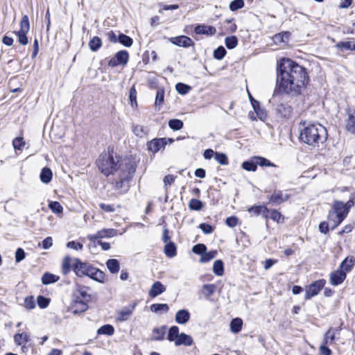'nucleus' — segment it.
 Returning a JSON list of instances; mask_svg holds the SVG:
<instances>
[{
  "label": "nucleus",
  "mask_w": 355,
  "mask_h": 355,
  "mask_svg": "<svg viewBox=\"0 0 355 355\" xmlns=\"http://www.w3.org/2000/svg\"><path fill=\"white\" fill-rule=\"evenodd\" d=\"M73 270L76 275L79 277L86 275L98 282H103L105 278V274L103 271L93 267L88 263L82 262L78 259L74 260Z\"/></svg>",
  "instance_id": "nucleus-4"
},
{
  "label": "nucleus",
  "mask_w": 355,
  "mask_h": 355,
  "mask_svg": "<svg viewBox=\"0 0 355 355\" xmlns=\"http://www.w3.org/2000/svg\"><path fill=\"white\" fill-rule=\"evenodd\" d=\"M242 326L243 320L239 318L233 319L230 322V329L234 334L240 332L242 329Z\"/></svg>",
  "instance_id": "nucleus-28"
},
{
  "label": "nucleus",
  "mask_w": 355,
  "mask_h": 355,
  "mask_svg": "<svg viewBox=\"0 0 355 355\" xmlns=\"http://www.w3.org/2000/svg\"><path fill=\"white\" fill-rule=\"evenodd\" d=\"M232 21L233 19H227L225 21V23L228 25L226 28V31L229 33H234L237 29V26Z\"/></svg>",
  "instance_id": "nucleus-60"
},
{
  "label": "nucleus",
  "mask_w": 355,
  "mask_h": 355,
  "mask_svg": "<svg viewBox=\"0 0 355 355\" xmlns=\"http://www.w3.org/2000/svg\"><path fill=\"white\" fill-rule=\"evenodd\" d=\"M40 180L42 182L47 184L51 182L53 173L49 168L44 167L42 168L40 173Z\"/></svg>",
  "instance_id": "nucleus-27"
},
{
  "label": "nucleus",
  "mask_w": 355,
  "mask_h": 355,
  "mask_svg": "<svg viewBox=\"0 0 355 355\" xmlns=\"http://www.w3.org/2000/svg\"><path fill=\"white\" fill-rule=\"evenodd\" d=\"M106 266L109 271L112 274L117 273L120 268L119 261L115 259H108L106 262Z\"/></svg>",
  "instance_id": "nucleus-25"
},
{
  "label": "nucleus",
  "mask_w": 355,
  "mask_h": 355,
  "mask_svg": "<svg viewBox=\"0 0 355 355\" xmlns=\"http://www.w3.org/2000/svg\"><path fill=\"white\" fill-rule=\"evenodd\" d=\"M244 6L243 0H234L230 3V9L232 11L237 10Z\"/></svg>",
  "instance_id": "nucleus-55"
},
{
  "label": "nucleus",
  "mask_w": 355,
  "mask_h": 355,
  "mask_svg": "<svg viewBox=\"0 0 355 355\" xmlns=\"http://www.w3.org/2000/svg\"><path fill=\"white\" fill-rule=\"evenodd\" d=\"M166 334V327H160L153 330V338L155 340H162Z\"/></svg>",
  "instance_id": "nucleus-33"
},
{
  "label": "nucleus",
  "mask_w": 355,
  "mask_h": 355,
  "mask_svg": "<svg viewBox=\"0 0 355 355\" xmlns=\"http://www.w3.org/2000/svg\"><path fill=\"white\" fill-rule=\"evenodd\" d=\"M164 254L169 258L174 257L177 254L176 245L173 242H168L164 246Z\"/></svg>",
  "instance_id": "nucleus-24"
},
{
  "label": "nucleus",
  "mask_w": 355,
  "mask_h": 355,
  "mask_svg": "<svg viewBox=\"0 0 355 355\" xmlns=\"http://www.w3.org/2000/svg\"><path fill=\"white\" fill-rule=\"evenodd\" d=\"M15 35L18 37V42L22 44V45H26L28 43V39L26 36V34L28 33L26 32H20V31H15Z\"/></svg>",
  "instance_id": "nucleus-52"
},
{
  "label": "nucleus",
  "mask_w": 355,
  "mask_h": 355,
  "mask_svg": "<svg viewBox=\"0 0 355 355\" xmlns=\"http://www.w3.org/2000/svg\"><path fill=\"white\" fill-rule=\"evenodd\" d=\"M180 335L179 327L177 326H173L168 330L167 339L171 342L175 343Z\"/></svg>",
  "instance_id": "nucleus-32"
},
{
  "label": "nucleus",
  "mask_w": 355,
  "mask_h": 355,
  "mask_svg": "<svg viewBox=\"0 0 355 355\" xmlns=\"http://www.w3.org/2000/svg\"><path fill=\"white\" fill-rule=\"evenodd\" d=\"M216 291L214 284H205L202 288V293L206 297H209Z\"/></svg>",
  "instance_id": "nucleus-40"
},
{
  "label": "nucleus",
  "mask_w": 355,
  "mask_h": 355,
  "mask_svg": "<svg viewBox=\"0 0 355 355\" xmlns=\"http://www.w3.org/2000/svg\"><path fill=\"white\" fill-rule=\"evenodd\" d=\"M30 23L27 15H24L20 21V29L18 31L28 33Z\"/></svg>",
  "instance_id": "nucleus-41"
},
{
  "label": "nucleus",
  "mask_w": 355,
  "mask_h": 355,
  "mask_svg": "<svg viewBox=\"0 0 355 355\" xmlns=\"http://www.w3.org/2000/svg\"><path fill=\"white\" fill-rule=\"evenodd\" d=\"M199 228L205 233V234H211L214 231V228L211 225L207 223H201L199 225Z\"/></svg>",
  "instance_id": "nucleus-62"
},
{
  "label": "nucleus",
  "mask_w": 355,
  "mask_h": 355,
  "mask_svg": "<svg viewBox=\"0 0 355 355\" xmlns=\"http://www.w3.org/2000/svg\"><path fill=\"white\" fill-rule=\"evenodd\" d=\"M116 234V230L114 229H103L101 230L98 231L94 234H89L87 236V239L90 241H95L97 239L106 238V237H112L115 236Z\"/></svg>",
  "instance_id": "nucleus-11"
},
{
  "label": "nucleus",
  "mask_w": 355,
  "mask_h": 355,
  "mask_svg": "<svg viewBox=\"0 0 355 355\" xmlns=\"http://www.w3.org/2000/svg\"><path fill=\"white\" fill-rule=\"evenodd\" d=\"M193 343L192 337L184 333H181L178 339L175 342L176 346L184 345L191 346Z\"/></svg>",
  "instance_id": "nucleus-19"
},
{
  "label": "nucleus",
  "mask_w": 355,
  "mask_h": 355,
  "mask_svg": "<svg viewBox=\"0 0 355 355\" xmlns=\"http://www.w3.org/2000/svg\"><path fill=\"white\" fill-rule=\"evenodd\" d=\"M118 40H119V42H120L121 44H123V46H125L126 47L131 46L133 43L132 39L123 33H120L119 35Z\"/></svg>",
  "instance_id": "nucleus-37"
},
{
  "label": "nucleus",
  "mask_w": 355,
  "mask_h": 355,
  "mask_svg": "<svg viewBox=\"0 0 355 355\" xmlns=\"http://www.w3.org/2000/svg\"><path fill=\"white\" fill-rule=\"evenodd\" d=\"M254 159L257 161V164L261 166H275L273 163L264 157H254Z\"/></svg>",
  "instance_id": "nucleus-49"
},
{
  "label": "nucleus",
  "mask_w": 355,
  "mask_h": 355,
  "mask_svg": "<svg viewBox=\"0 0 355 355\" xmlns=\"http://www.w3.org/2000/svg\"><path fill=\"white\" fill-rule=\"evenodd\" d=\"M87 302H84L82 300H76L74 298L71 305V312L74 314L80 313L83 312H85L88 309Z\"/></svg>",
  "instance_id": "nucleus-14"
},
{
  "label": "nucleus",
  "mask_w": 355,
  "mask_h": 355,
  "mask_svg": "<svg viewBox=\"0 0 355 355\" xmlns=\"http://www.w3.org/2000/svg\"><path fill=\"white\" fill-rule=\"evenodd\" d=\"M96 165L105 175L112 174L116 176L112 182L115 189L123 192L128 190L129 182L135 172V166L132 162L128 161L119 165V160H115L112 153L108 151L100 155Z\"/></svg>",
  "instance_id": "nucleus-2"
},
{
  "label": "nucleus",
  "mask_w": 355,
  "mask_h": 355,
  "mask_svg": "<svg viewBox=\"0 0 355 355\" xmlns=\"http://www.w3.org/2000/svg\"><path fill=\"white\" fill-rule=\"evenodd\" d=\"M168 126L173 130H179L183 127V122L180 119H171L168 121Z\"/></svg>",
  "instance_id": "nucleus-47"
},
{
  "label": "nucleus",
  "mask_w": 355,
  "mask_h": 355,
  "mask_svg": "<svg viewBox=\"0 0 355 355\" xmlns=\"http://www.w3.org/2000/svg\"><path fill=\"white\" fill-rule=\"evenodd\" d=\"M214 159L217 161L220 164L227 165L228 164V159L225 154L216 152L214 155Z\"/></svg>",
  "instance_id": "nucleus-50"
},
{
  "label": "nucleus",
  "mask_w": 355,
  "mask_h": 355,
  "mask_svg": "<svg viewBox=\"0 0 355 355\" xmlns=\"http://www.w3.org/2000/svg\"><path fill=\"white\" fill-rule=\"evenodd\" d=\"M102 46L101 39L97 36L93 37L89 42V47L92 51H98Z\"/></svg>",
  "instance_id": "nucleus-31"
},
{
  "label": "nucleus",
  "mask_w": 355,
  "mask_h": 355,
  "mask_svg": "<svg viewBox=\"0 0 355 355\" xmlns=\"http://www.w3.org/2000/svg\"><path fill=\"white\" fill-rule=\"evenodd\" d=\"M189 207L191 210L199 211L203 207V203L200 200L193 198L189 201Z\"/></svg>",
  "instance_id": "nucleus-44"
},
{
  "label": "nucleus",
  "mask_w": 355,
  "mask_h": 355,
  "mask_svg": "<svg viewBox=\"0 0 355 355\" xmlns=\"http://www.w3.org/2000/svg\"><path fill=\"white\" fill-rule=\"evenodd\" d=\"M166 286L162 282L157 281L154 282L148 291V295L151 298H155L166 291Z\"/></svg>",
  "instance_id": "nucleus-15"
},
{
  "label": "nucleus",
  "mask_w": 355,
  "mask_h": 355,
  "mask_svg": "<svg viewBox=\"0 0 355 355\" xmlns=\"http://www.w3.org/2000/svg\"><path fill=\"white\" fill-rule=\"evenodd\" d=\"M190 319V313L186 309L179 310L175 314V322L180 324H186Z\"/></svg>",
  "instance_id": "nucleus-17"
},
{
  "label": "nucleus",
  "mask_w": 355,
  "mask_h": 355,
  "mask_svg": "<svg viewBox=\"0 0 355 355\" xmlns=\"http://www.w3.org/2000/svg\"><path fill=\"white\" fill-rule=\"evenodd\" d=\"M216 254H217V251H216V250L209 251V252H207V250H206L205 252L201 257L200 261L202 263L208 262L210 260H211L212 259H214Z\"/></svg>",
  "instance_id": "nucleus-48"
},
{
  "label": "nucleus",
  "mask_w": 355,
  "mask_h": 355,
  "mask_svg": "<svg viewBox=\"0 0 355 355\" xmlns=\"http://www.w3.org/2000/svg\"><path fill=\"white\" fill-rule=\"evenodd\" d=\"M24 306L28 310L33 309L35 307V302L33 296H28L24 299Z\"/></svg>",
  "instance_id": "nucleus-58"
},
{
  "label": "nucleus",
  "mask_w": 355,
  "mask_h": 355,
  "mask_svg": "<svg viewBox=\"0 0 355 355\" xmlns=\"http://www.w3.org/2000/svg\"><path fill=\"white\" fill-rule=\"evenodd\" d=\"M206 250H207V247L205 244H202V243H199V244L195 245L192 248V251L195 254H200L201 257L205 252Z\"/></svg>",
  "instance_id": "nucleus-57"
},
{
  "label": "nucleus",
  "mask_w": 355,
  "mask_h": 355,
  "mask_svg": "<svg viewBox=\"0 0 355 355\" xmlns=\"http://www.w3.org/2000/svg\"><path fill=\"white\" fill-rule=\"evenodd\" d=\"M347 119L346 120L345 129L350 133H355V113L347 112Z\"/></svg>",
  "instance_id": "nucleus-21"
},
{
  "label": "nucleus",
  "mask_w": 355,
  "mask_h": 355,
  "mask_svg": "<svg viewBox=\"0 0 355 355\" xmlns=\"http://www.w3.org/2000/svg\"><path fill=\"white\" fill-rule=\"evenodd\" d=\"M338 332V329L331 328L325 334L324 338V343L325 345L333 344L336 337V333Z\"/></svg>",
  "instance_id": "nucleus-26"
},
{
  "label": "nucleus",
  "mask_w": 355,
  "mask_h": 355,
  "mask_svg": "<svg viewBox=\"0 0 355 355\" xmlns=\"http://www.w3.org/2000/svg\"><path fill=\"white\" fill-rule=\"evenodd\" d=\"M150 308V311L155 313L160 311L166 313L169 310V306L167 304H153Z\"/></svg>",
  "instance_id": "nucleus-39"
},
{
  "label": "nucleus",
  "mask_w": 355,
  "mask_h": 355,
  "mask_svg": "<svg viewBox=\"0 0 355 355\" xmlns=\"http://www.w3.org/2000/svg\"><path fill=\"white\" fill-rule=\"evenodd\" d=\"M355 264V258L352 256L347 257L340 263V269L347 272L350 271Z\"/></svg>",
  "instance_id": "nucleus-22"
},
{
  "label": "nucleus",
  "mask_w": 355,
  "mask_h": 355,
  "mask_svg": "<svg viewBox=\"0 0 355 355\" xmlns=\"http://www.w3.org/2000/svg\"><path fill=\"white\" fill-rule=\"evenodd\" d=\"M37 302L41 309H45L49 306L50 300L42 295H39L37 299Z\"/></svg>",
  "instance_id": "nucleus-56"
},
{
  "label": "nucleus",
  "mask_w": 355,
  "mask_h": 355,
  "mask_svg": "<svg viewBox=\"0 0 355 355\" xmlns=\"http://www.w3.org/2000/svg\"><path fill=\"white\" fill-rule=\"evenodd\" d=\"M238 44V39L236 36H230L225 38V45L227 49H232Z\"/></svg>",
  "instance_id": "nucleus-46"
},
{
  "label": "nucleus",
  "mask_w": 355,
  "mask_h": 355,
  "mask_svg": "<svg viewBox=\"0 0 355 355\" xmlns=\"http://www.w3.org/2000/svg\"><path fill=\"white\" fill-rule=\"evenodd\" d=\"M175 180V177L173 175H167L164 178V187H167L168 185L172 184Z\"/></svg>",
  "instance_id": "nucleus-64"
},
{
  "label": "nucleus",
  "mask_w": 355,
  "mask_h": 355,
  "mask_svg": "<svg viewBox=\"0 0 355 355\" xmlns=\"http://www.w3.org/2000/svg\"><path fill=\"white\" fill-rule=\"evenodd\" d=\"M346 279V273L341 269L332 272L330 275V283L334 286L342 284Z\"/></svg>",
  "instance_id": "nucleus-13"
},
{
  "label": "nucleus",
  "mask_w": 355,
  "mask_h": 355,
  "mask_svg": "<svg viewBox=\"0 0 355 355\" xmlns=\"http://www.w3.org/2000/svg\"><path fill=\"white\" fill-rule=\"evenodd\" d=\"M132 132L134 134L139 137H142L148 132L147 128L144 125H135L132 126Z\"/></svg>",
  "instance_id": "nucleus-38"
},
{
  "label": "nucleus",
  "mask_w": 355,
  "mask_h": 355,
  "mask_svg": "<svg viewBox=\"0 0 355 355\" xmlns=\"http://www.w3.org/2000/svg\"><path fill=\"white\" fill-rule=\"evenodd\" d=\"M249 213H253L258 216L262 214L263 216L266 218L268 217L270 210L264 205L252 206L248 209Z\"/></svg>",
  "instance_id": "nucleus-20"
},
{
  "label": "nucleus",
  "mask_w": 355,
  "mask_h": 355,
  "mask_svg": "<svg viewBox=\"0 0 355 355\" xmlns=\"http://www.w3.org/2000/svg\"><path fill=\"white\" fill-rule=\"evenodd\" d=\"M277 112L282 117L289 119L292 116L293 108L287 103H280L277 105Z\"/></svg>",
  "instance_id": "nucleus-16"
},
{
  "label": "nucleus",
  "mask_w": 355,
  "mask_h": 355,
  "mask_svg": "<svg viewBox=\"0 0 355 355\" xmlns=\"http://www.w3.org/2000/svg\"><path fill=\"white\" fill-rule=\"evenodd\" d=\"M325 284L326 281L323 279L315 281L311 284L306 288V293L304 295L305 300H310L312 297L318 295L324 288Z\"/></svg>",
  "instance_id": "nucleus-7"
},
{
  "label": "nucleus",
  "mask_w": 355,
  "mask_h": 355,
  "mask_svg": "<svg viewBox=\"0 0 355 355\" xmlns=\"http://www.w3.org/2000/svg\"><path fill=\"white\" fill-rule=\"evenodd\" d=\"M303 128L300 134V140L313 147L319 146L327 139V130L320 123H301Z\"/></svg>",
  "instance_id": "nucleus-3"
},
{
  "label": "nucleus",
  "mask_w": 355,
  "mask_h": 355,
  "mask_svg": "<svg viewBox=\"0 0 355 355\" xmlns=\"http://www.w3.org/2000/svg\"><path fill=\"white\" fill-rule=\"evenodd\" d=\"M225 54H226V50L222 46L218 47L214 51V58H216L217 60L223 59L224 58V56L225 55Z\"/></svg>",
  "instance_id": "nucleus-54"
},
{
  "label": "nucleus",
  "mask_w": 355,
  "mask_h": 355,
  "mask_svg": "<svg viewBox=\"0 0 355 355\" xmlns=\"http://www.w3.org/2000/svg\"><path fill=\"white\" fill-rule=\"evenodd\" d=\"M194 31L196 34H205L207 35H213L216 33V30L214 26L207 25H198Z\"/></svg>",
  "instance_id": "nucleus-18"
},
{
  "label": "nucleus",
  "mask_w": 355,
  "mask_h": 355,
  "mask_svg": "<svg viewBox=\"0 0 355 355\" xmlns=\"http://www.w3.org/2000/svg\"><path fill=\"white\" fill-rule=\"evenodd\" d=\"M29 335L27 333H21V334H16L14 336V341L15 344L18 346H20L23 344V343L29 342Z\"/></svg>",
  "instance_id": "nucleus-30"
},
{
  "label": "nucleus",
  "mask_w": 355,
  "mask_h": 355,
  "mask_svg": "<svg viewBox=\"0 0 355 355\" xmlns=\"http://www.w3.org/2000/svg\"><path fill=\"white\" fill-rule=\"evenodd\" d=\"M12 146L15 150H21L25 146V141L22 137H16L12 141Z\"/></svg>",
  "instance_id": "nucleus-59"
},
{
  "label": "nucleus",
  "mask_w": 355,
  "mask_h": 355,
  "mask_svg": "<svg viewBox=\"0 0 355 355\" xmlns=\"http://www.w3.org/2000/svg\"><path fill=\"white\" fill-rule=\"evenodd\" d=\"M176 90L180 94H186L191 89V87L182 83H179L175 86Z\"/></svg>",
  "instance_id": "nucleus-53"
},
{
  "label": "nucleus",
  "mask_w": 355,
  "mask_h": 355,
  "mask_svg": "<svg viewBox=\"0 0 355 355\" xmlns=\"http://www.w3.org/2000/svg\"><path fill=\"white\" fill-rule=\"evenodd\" d=\"M114 333V329L111 324H105L97 330L98 334L112 336Z\"/></svg>",
  "instance_id": "nucleus-35"
},
{
  "label": "nucleus",
  "mask_w": 355,
  "mask_h": 355,
  "mask_svg": "<svg viewBox=\"0 0 355 355\" xmlns=\"http://www.w3.org/2000/svg\"><path fill=\"white\" fill-rule=\"evenodd\" d=\"M25 257H26V254H25L24 250L22 248H19L15 252L16 262L18 263V262L21 261L23 259H25Z\"/></svg>",
  "instance_id": "nucleus-61"
},
{
  "label": "nucleus",
  "mask_w": 355,
  "mask_h": 355,
  "mask_svg": "<svg viewBox=\"0 0 355 355\" xmlns=\"http://www.w3.org/2000/svg\"><path fill=\"white\" fill-rule=\"evenodd\" d=\"M238 218L236 216H230L226 219V225L230 227H234L238 225Z\"/></svg>",
  "instance_id": "nucleus-63"
},
{
  "label": "nucleus",
  "mask_w": 355,
  "mask_h": 355,
  "mask_svg": "<svg viewBox=\"0 0 355 355\" xmlns=\"http://www.w3.org/2000/svg\"><path fill=\"white\" fill-rule=\"evenodd\" d=\"M164 91L162 89H159L157 91L156 96H155V106L160 107L162 103H164Z\"/></svg>",
  "instance_id": "nucleus-45"
},
{
  "label": "nucleus",
  "mask_w": 355,
  "mask_h": 355,
  "mask_svg": "<svg viewBox=\"0 0 355 355\" xmlns=\"http://www.w3.org/2000/svg\"><path fill=\"white\" fill-rule=\"evenodd\" d=\"M309 82L306 68L289 58H282L277 64L276 89L277 93L294 97L300 95Z\"/></svg>",
  "instance_id": "nucleus-1"
},
{
  "label": "nucleus",
  "mask_w": 355,
  "mask_h": 355,
  "mask_svg": "<svg viewBox=\"0 0 355 355\" xmlns=\"http://www.w3.org/2000/svg\"><path fill=\"white\" fill-rule=\"evenodd\" d=\"M172 143L173 139L155 138L147 143L148 150L153 154L157 153L159 150L164 149L168 142Z\"/></svg>",
  "instance_id": "nucleus-6"
},
{
  "label": "nucleus",
  "mask_w": 355,
  "mask_h": 355,
  "mask_svg": "<svg viewBox=\"0 0 355 355\" xmlns=\"http://www.w3.org/2000/svg\"><path fill=\"white\" fill-rule=\"evenodd\" d=\"M242 168L248 171H255L257 168L256 160L245 161L242 164Z\"/></svg>",
  "instance_id": "nucleus-43"
},
{
  "label": "nucleus",
  "mask_w": 355,
  "mask_h": 355,
  "mask_svg": "<svg viewBox=\"0 0 355 355\" xmlns=\"http://www.w3.org/2000/svg\"><path fill=\"white\" fill-rule=\"evenodd\" d=\"M136 304L123 307L121 310L116 312V320L119 322L128 320L132 315L135 309Z\"/></svg>",
  "instance_id": "nucleus-10"
},
{
  "label": "nucleus",
  "mask_w": 355,
  "mask_h": 355,
  "mask_svg": "<svg viewBox=\"0 0 355 355\" xmlns=\"http://www.w3.org/2000/svg\"><path fill=\"white\" fill-rule=\"evenodd\" d=\"M168 40L172 44L182 47H189L194 45L193 40L190 37L185 35L170 37L168 38Z\"/></svg>",
  "instance_id": "nucleus-12"
},
{
  "label": "nucleus",
  "mask_w": 355,
  "mask_h": 355,
  "mask_svg": "<svg viewBox=\"0 0 355 355\" xmlns=\"http://www.w3.org/2000/svg\"><path fill=\"white\" fill-rule=\"evenodd\" d=\"M74 298L87 302H89L92 300L91 295L87 292L85 287L80 288L77 290L76 293H75Z\"/></svg>",
  "instance_id": "nucleus-23"
},
{
  "label": "nucleus",
  "mask_w": 355,
  "mask_h": 355,
  "mask_svg": "<svg viewBox=\"0 0 355 355\" xmlns=\"http://www.w3.org/2000/svg\"><path fill=\"white\" fill-rule=\"evenodd\" d=\"M213 272L218 276H221L224 272V265L221 260H216L214 263Z\"/></svg>",
  "instance_id": "nucleus-36"
},
{
  "label": "nucleus",
  "mask_w": 355,
  "mask_h": 355,
  "mask_svg": "<svg viewBox=\"0 0 355 355\" xmlns=\"http://www.w3.org/2000/svg\"><path fill=\"white\" fill-rule=\"evenodd\" d=\"M71 259L70 257H65L63 259L62 264V272L63 275H67L71 270Z\"/></svg>",
  "instance_id": "nucleus-42"
},
{
  "label": "nucleus",
  "mask_w": 355,
  "mask_h": 355,
  "mask_svg": "<svg viewBox=\"0 0 355 355\" xmlns=\"http://www.w3.org/2000/svg\"><path fill=\"white\" fill-rule=\"evenodd\" d=\"M60 279V277L57 275L49 272H45L42 277V282L44 285L55 283Z\"/></svg>",
  "instance_id": "nucleus-29"
},
{
  "label": "nucleus",
  "mask_w": 355,
  "mask_h": 355,
  "mask_svg": "<svg viewBox=\"0 0 355 355\" xmlns=\"http://www.w3.org/2000/svg\"><path fill=\"white\" fill-rule=\"evenodd\" d=\"M129 58V54L126 51H119L114 57L108 62V66L114 67L117 65H125L127 64Z\"/></svg>",
  "instance_id": "nucleus-8"
},
{
  "label": "nucleus",
  "mask_w": 355,
  "mask_h": 355,
  "mask_svg": "<svg viewBox=\"0 0 355 355\" xmlns=\"http://www.w3.org/2000/svg\"><path fill=\"white\" fill-rule=\"evenodd\" d=\"M336 47L340 50H343V49L345 50H355V42L352 41L347 42H340L336 44Z\"/></svg>",
  "instance_id": "nucleus-34"
},
{
  "label": "nucleus",
  "mask_w": 355,
  "mask_h": 355,
  "mask_svg": "<svg viewBox=\"0 0 355 355\" xmlns=\"http://www.w3.org/2000/svg\"><path fill=\"white\" fill-rule=\"evenodd\" d=\"M49 207L55 214H60L63 211L62 205L57 201L51 202L49 205Z\"/></svg>",
  "instance_id": "nucleus-51"
},
{
  "label": "nucleus",
  "mask_w": 355,
  "mask_h": 355,
  "mask_svg": "<svg viewBox=\"0 0 355 355\" xmlns=\"http://www.w3.org/2000/svg\"><path fill=\"white\" fill-rule=\"evenodd\" d=\"M290 196L287 193H284L280 190H275L271 196L268 197V204L272 205H279L282 202L286 201Z\"/></svg>",
  "instance_id": "nucleus-9"
},
{
  "label": "nucleus",
  "mask_w": 355,
  "mask_h": 355,
  "mask_svg": "<svg viewBox=\"0 0 355 355\" xmlns=\"http://www.w3.org/2000/svg\"><path fill=\"white\" fill-rule=\"evenodd\" d=\"M349 211L344 205V202L335 200L331 210L328 214V220L332 223V229L337 227L347 217Z\"/></svg>",
  "instance_id": "nucleus-5"
}]
</instances>
